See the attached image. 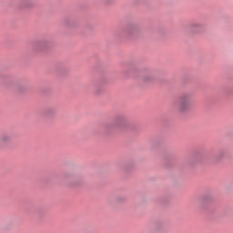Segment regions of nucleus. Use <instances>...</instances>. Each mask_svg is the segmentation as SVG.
Here are the masks:
<instances>
[{
    "label": "nucleus",
    "mask_w": 233,
    "mask_h": 233,
    "mask_svg": "<svg viewBox=\"0 0 233 233\" xmlns=\"http://www.w3.org/2000/svg\"><path fill=\"white\" fill-rule=\"evenodd\" d=\"M194 100L190 95H184L180 97L177 103V110L181 114H185V112H188L192 109V105Z\"/></svg>",
    "instance_id": "obj_1"
},
{
    "label": "nucleus",
    "mask_w": 233,
    "mask_h": 233,
    "mask_svg": "<svg viewBox=\"0 0 233 233\" xmlns=\"http://www.w3.org/2000/svg\"><path fill=\"white\" fill-rule=\"evenodd\" d=\"M190 32H193L194 34H198L199 32L203 31V24L200 23H194L189 25Z\"/></svg>",
    "instance_id": "obj_2"
},
{
    "label": "nucleus",
    "mask_w": 233,
    "mask_h": 233,
    "mask_svg": "<svg viewBox=\"0 0 233 233\" xmlns=\"http://www.w3.org/2000/svg\"><path fill=\"white\" fill-rule=\"evenodd\" d=\"M113 127L115 128H123V127H125V125H127V120H125V118H116L113 121L112 123Z\"/></svg>",
    "instance_id": "obj_3"
},
{
    "label": "nucleus",
    "mask_w": 233,
    "mask_h": 233,
    "mask_svg": "<svg viewBox=\"0 0 233 233\" xmlns=\"http://www.w3.org/2000/svg\"><path fill=\"white\" fill-rule=\"evenodd\" d=\"M11 139L12 137H10V135L8 134L3 135L0 137V145H6V143H10Z\"/></svg>",
    "instance_id": "obj_4"
},
{
    "label": "nucleus",
    "mask_w": 233,
    "mask_h": 233,
    "mask_svg": "<svg viewBox=\"0 0 233 233\" xmlns=\"http://www.w3.org/2000/svg\"><path fill=\"white\" fill-rule=\"evenodd\" d=\"M134 30H135L134 27H128V28L126 30V32H127V34H134Z\"/></svg>",
    "instance_id": "obj_5"
},
{
    "label": "nucleus",
    "mask_w": 233,
    "mask_h": 233,
    "mask_svg": "<svg viewBox=\"0 0 233 233\" xmlns=\"http://www.w3.org/2000/svg\"><path fill=\"white\" fill-rule=\"evenodd\" d=\"M150 78H151L150 76L147 78H145L144 81H148V80H150Z\"/></svg>",
    "instance_id": "obj_6"
}]
</instances>
